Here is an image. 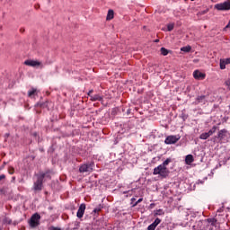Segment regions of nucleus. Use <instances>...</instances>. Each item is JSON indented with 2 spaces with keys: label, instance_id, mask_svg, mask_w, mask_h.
I'll use <instances>...</instances> for the list:
<instances>
[{
  "label": "nucleus",
  "instance_id": "obj_1",
  "mask_svg": "<svg viewBox=\"0 0 230 230\" xmlns=\"http://www.w3.org/2000/svg\"><path fill=\"white\" fill-rule=\"evenodd\" d=\"M218 220L215 217H209L204 220H199L193 226L194 230H213L217 229Z\"/></svg>",
  "mask_w": 230,
  "mask_h": 230
},
{
  "label": "nucleus",
  "instance_id": "obj_2",
  "mask_svg": "<svg viewBox=\"0 0 230 230\" xmlns=\"http://www.w3.org/2000/svg\"><path fill=\"white\" fill-rule=\"evenodd\" d=\"M37 180L33 183V191L37 193V191H42V189L44 188V182L46 177L47 179H51V170L48 169L45 171V172H40L39 174H36Z\"/></svg>",
  "mask_w": 230,
  "mask_h": 230
},
{
  "label": "nucleus",
  "instance_id": "obj_3",
  "mask_svg": "<svg viewBox=\"0 0 230 230\" xmlns=\"http://www.w3.org/2000/svg\"><path fill=\"white\" fill-rule=\"evenodd\" d=\"M168 173H170V171H168V168L161 164L155 167L153 172V175H160L162 179H166Z\"/></svg>",
  "mask_w": 230,
  "mask_h": 230
},
{
  "label": "nucleus",
  "instance_id": "obj_4",
  "mask_svg": "<svg viewBox=\"0 0 230 230\" xmlns=\"http://www.w3.org/2000/svg\"><path fill=\"white\" fill-rule=\"evenodd\" d=\"M29 226L32 229H35V227H39V226H40V214L34 213L29 219Z\"/></svg>",
  "mask_w": 230,
  "mask_h": 230
},
{
  "label": "nucleus",
  "instance_id": "obj_5",
  "mask_svg": "<svg viewBox=\"0 0 230 230\" xmlns=\"http://www.w3.org/2000/svg\"><path fill=\"white\" fill-rule=\"evenodd\" d=\"M43 109L49 111V101H45L44 102H39L34 105V111H36V114H42Z\"/></svg>",
  "mask_w": 230,
  "mask_h": 230
},
{
  "label": "nucleus",
  "instance_id": "obj_6",
  "mask_svg": "<svg viewBox=\"0 0 230 230\" xmlns=\"http://www.w3.org/2000/svg\"><path fill=\"white\" fill-rule=\"evenodd\" d=\"M228 134H229V131H227V129L226 128L220 129L217 132V135L215 137V139H218V143H224Z\"/></svg>",
  "mask_w": 230,
  "mask_h": 230
},
{
  "label": "nucleus",
  "instance_id": "obj_7",
  "mask_svg": "<svg viewBox=\"0 0 230 230\" xmlns=\"http://www.w3.org/2000/svg\"><path fill=\"white\" fill-rule=\"evenodd\" d=\"M216 10H218L219 12H226L230 10V0L225 1L221 4H217L215 5Z\"/></svg>",
  "mask_w": 230,
  "mask_h": 230
},
{
  "label": "nucleus",
  "instance_id": "obj_8",
  "mask_svg": "<svg viewBox=\"0 0 230 230\" xmlns=\"http://www.w3.org/2000/svg\"><path fill=\"white\" fill-rule=\"evenodd\" d=\"M94 166V162H90L88 164H83L79 167L80 173H85V172H93V167Z\"/></svg>",
  "mask_w": 230,
  "mask_h": 230
},
{
  "label": "nucleus",
  "instance_id": "obj_9",
  "mask_svg": "<svg viewBox=\"0 0 230 230\" xmlns=\"http://www.w3.org/2000/svg\"><path fill=\"white\" fill-rule=\"evenodd\" d=\"M179 139H181L180 137L171 135L165 138L164 143L165 145H175Z\"/></svg>",
  "mask_w": 230,
  "mask_h": 230
},
{
  "label": "nucleus",
  "instance_id": "obj_10",
  "mask_svg": "<svg viewBox=\"0 0 230 230\" xmlns=\"http://www.w3.org/2000/svg\"><path fill=\"white\" fill-rule=\"evenodd\" d=\"M193 76L195 80H204L206 78V73H202L199 70H195L193 72Z\"/></svg>",
  "mask_w": 230,
  "mask_h": 230
},
{
  "label": "nucleus",
  "instance_id": "obj_11",
  "mask_svg": "<svg viewBox=\"0 0 230 230\" xmlns=\"http://www.w3.org/2000/svg\"><path fill=\"white\" fill-rule=\"evenodd\" d=\"M84 213H85V203H82L79 206V208L77 210V214H76L77 218H84Z\"/></svg>",
  "mask_w": 230,
  "mask_h": 230
},
{
  "label": "nucleus",
  "instance_id": "obj_12",
  "mask_svg": "<svg viewBox=\"0 0 230 230\" xmlns=\"http://www.w3.org/2000/svg\"><path fill=\"white\" fill-rule=\"evenodd\" d=\"M24 65L25 66H29L31 67H35L37 66H40V61L31 60V59H27V60L24 61Z\"/></svg>",
  "mask_w": 230,
  "mask_h": 230
},
{
  "label": "nucleus",
  "instance_id": "obj_13",
  "mask_svg": "<svg viewBox=\"0 0 230 230\" xmlns=\"http://www.w3.org/2000/svg\"><path fill=\"white\" fill-rule=\"evenodd\" d=\"M161 224V219L160 218H155V221L148 226L147 230H155V227Z\"/></svg>",
  "mask_w": 230,
  "mask_h": 230
},
{
  "label": "nucleus",
  "instance_id": "obj_14",
  "mask_svg": "<svg viewBox=\"0 0 230 230\" xmlns=\"http://www.w3.org/2000/svg\"><path fill=\"white\" fill-rule=\"evenodd\" d=\"M91 102H103V96L100 93L91 96Z\"/></svg>",
  "mask_w": 230,
  "mask_h": 230
},
{
  "label": "nucleus",
  "instance_id": "obj_15",
  "mask_svg": "<svg viewBox=\"0 0 230 230\" xmlns=\"http://www.w3.org/2000/svg\"><path fill=\"white\" fill-rule=\"evenodd\" d=\"M39 91L36 88H31V91L28 92V97L29 98H35V96H38Z\"/></svg>",
  "mask_w": 230,
  "mask_h": 230
},
{
  "label": "nucleus",
  "instance_id": "obj_16",
  "mask_svg": "<svg viewBox=\"0 0 230 230\" xmlns=\"http://www.w3.org/2000/svg\"><path fill=\"white\" fill-rule=\"evenodd\" d=\"M112 19H114V10L110 9L106 16V21H112Z\"/></svg>",
  "mask_w": 230,
  "mask_h": 230
},
{
  "label": "nucleus",
  "instance_id": "obj_17",
  "mask_svg": "<svg viewBox=\"0 0 230 230\" xmlns=\"http://www.w3.org/2000/svg\"><path fill=\"white\" fill-rule=\"evenodd\" d=\"M193 161H195V159L193 158V155H186V157H185L186 164H191V163H193Z\"/></svg>",
  "mask_w": 230,
  "mask_h": 230
},
{
  "label": "nucleus",
  "instance_id": "obj_18",
  "mask_svg": "<svg viewBox=\"0 0 230 230\" xmlns=\"http://www.w3.org/2000/svg\"><path fill=\"white\" fill-rule=\"evenodd\" d=\"M8 195V187H2L0 189V197H6Z\"/></svg>",
  "mask_w": 230,
  "mask_h": 230
},
{
  "label": "nucleus",
  "instance_id": "obj_19",
  "mask_svg": "<svg viewBox=\"0 0 230 230\" xmlns=\"http://www.w3.org/2000/svg\"><path fill=\"white\" fill-rule=\"evenodd\" d=\"M204 100H206V95L198 96L195 102L196 105H199V103H202Z\"/></svg>",
  "mask_w": 230,
  "mask_h": 230
},
{
  "label": "nucleus",
  "instance_id": "obj_20",
  "mask_svg": "<svg viewBox=\"0 0 230 230\" xmlns=\"http://www.w3.org/2000/svg\"><path fill=\"white\" fill-rule=\"evenodd\" d=\"M102 209H103V205L100 204L97 208L93 209V213L100 215V213H102Z\"/></svg>",
  "mask_w": 230,
  "mask_h": 230
},
{
  "label": "nucleus",
  "instance_id": "obj_21",
  "mask_svg": "<svg viewBox=\"0 0 230 230\" xmlns=\"http://www.w3.org/2000/svg\"><path fill=\"white\" fill-rule=\"evenodd\" d=\"M161 55H163L164 57H166V55H168L170 53V50H168V49L162 47L161 49Z\"/></svg>",
  "mask_w": 230,
  "mask_h": 230
},
{
  "label": "nucleus",
  "instance_id": "obj_22",
  "mask_svg": "<svg viewBox=\"0 0 230 230\" xmlns=\"http://www.w3.org/2000/svg\"><path fill=\"white\" fill-rule=\"evenodd\" d=\"M161 215H164V211L163 209H157L154 211V217H159Z\"/></svg>",
  "mask_w": 230,
  "mask_h": 230
},
{
  "label": "nucleus",
  "instance_id": "obj_23",
  "mask_svg": "<svg viewBox=\"0 0 230 230\" xmlns=\"http://www.w3.org/2000/svg\"><path fill=\"white\" fill-rule=\"evenodd\" d=\"M181 51H183L184 53H190V51H191V46L188 45V46L182 47L181 49Z\"/></svg>",
  "mask_w": 230,
  "mask_h": 230
},
{
  "label": "nucleus",
  "instance_id": "obj_24",
  "mask_svg": "<svg viewBox=\"0 0 230 230\" xmlns=\"http://www.w3.org/2000/svg\"><path fill=\"white\" fill-rule=\"evenodd\" d=\"M3 224H7V226H12V219L5 217L3 219Z\"/></svg>",
  "mask_w": 230,
  "mask_h": 230
},
{
  "label": "nucleus",
  "instance_id": "obj_25",
  "mask_svg": "<svg viewBox=\"0 0 230 230\" xmlns=\"http://www.w3.org/2000/svg\"><path fill=\"white\" fill-rule=\"evenodd\" d=\"M209 137V135L208 134V132H205V133H202L200 136H199V139H208Z\"/></svg>",
  "mask_w": 230,
  "mask_h": 230
},
{
  "label": "nucleus",
  "instance_id": "obj_26",
  "mask_svg": "<svg viewBox=\"0 0 230 230\" xmlns=\"http://www.w3.org/2000/svg\"><path fill=\"white\" fill-rule=\"evenodd\" d=\"M8 173L10 175H13V173H15V168H13V166H9L8 167Z\"/></svg>",
  "mask_w": 230,
  "mask_h": 230
},
{
  "label": "nucleus",
  "instance_id": "obj_27",
  "mask_svg": "<svg viewBox=\"0 0 230 230\" xmlns=\"http://www.w3.org/2000/svg\"><path fill=\"white\" fill-rule=\"evenodd\" d=\"M226 60L225 59H220V69H226Z\"/></svg>",
  "mask_w": 230,
  "mask_h": 230
},
{
  "label": "nucleus",
  "instance_id": "obj_28",
  "mask_svg": "<svg viewBox=\"0 0 230 230\" xmlns=\"http://www.w3.org/2000/svg\"><path fill=\"white\" fill-rule=\"evenodd\" d=\"M170 163H172V159L167 158L165 161H164L162 166L166 167L168 164H170Z\"/></svg>",
  "mask_w": 230,
  "mask_h": 230
},
{
  "label": "nucleus",
  "instance_id": "obj_29",
  "mask_svg": "<svg viewBox=\"0 0 230 230\" xmlns=\"http://www.w3.org/2000/svg\"><path fill=\"white\" fill-rule=\"evenodd\" d=\"M208 12H209V8H207L206 10H203V11H199L198 13V15H205V13H208Z\"/></svg>",
  "mask_w": 230,
  "mask_h": 230
},
{
  "label": "nucleus",
  "instance_id": "obj_30",
  "mask_svg": "<svg viewBox=\"0 0 230 230\" xmlns=\"http://www.w3.org/2000/svg\"><path fill=\"white\" fill-rule=\"evenodd\" d=\"M48 230H62V228L51 226L48 228Z\"/></svg>",
  "mask_w": 230,
  "mask_h": 230
},
{
  "label": "nucleus",
  "instance_id": "obj_31",
  "mask_svg": "<svg viewBox=\"0 0 230 230\" xmlns=\"http://www.w3.org/2000/svg\"><path fill=\"white\" fill-rule=\"evenodd\" d=\"M140 202H143V198H140L137 202L133 204V208H136Z\"/></svg>",
  "mask_w": 230,
  "mask_h": 230
},
{
  "label": "nucleus",
  "instance_id": "obj_32",
  "mask_svg": "<svg viewBox=\"0 0 230 230\" xmlns=\"http://www.w3.org/2000/svg\"><path fill=\"white\" fill-rule=\"evenodd\" d=\"M173 28H174L173 23L169 24V25L167 26V30H168V31H172L173 30Z\"/></svg>",
  "mask_w": 230,
  "mask_h": 230
},
{
  "label": "nucleus",
  "instance_id": "obj_33",
  "mask_svg": "<svg viewBox=\"0 0 230 230\" xmlns=\"http://www.w3.org/2000/svg\"><path fill=\"white\" fill-rule=\"evenodd\" d=\"M116 114H118V109L113 108L112 111H111V115L116 116Z\"/></svg>",
  "mask_w": 230,
  "mask_h": 230
},
{
  "label": "nucleus",
  "instance_id": "obj_34",
  "mask_svg": "<svg viewBox=\"0 0 230 230\" xmlns=\"http://www.w3.org/2000/svg\"><path fill=\"white\" fill-rule=\"evenodd\" d=\"M225 85L230 89V78L225 82Z\"/></svg>",
  "mask_w": 230,
  "mask_h": 230
},
{
  "label": "nucleus",
  "instance_id": "obj_35",
  "mask_svg": "<svg viewBox=\"0 0 230 230\" xmlns=\"http://www.w3.org/2000/svg\"><path fill=\"white\" fill-rule=\"evenodd\" d=\"M217 129H218V127L213 126L210 130L215 134V132H217Z\"/></svg>",
  "mask_w": 230,
  "mask_h": 230
},
{
  "label": "nucleus",
  "instance_id": "obj_36",
  "mask_svg": "<svg viewBox=\"0 0 230 230\" xmlns=\"http://www.w3.org/2000/svg\"><path fill=\"white\" fill-rule=\"evenodd\" d=\"M4 179H6V175L1 174L0 175V181H4Z\"/></svg>",
  "mask_w": 230,
  "mask_h": 230
},
{
  "label": "nucleus",
  "instance_id": "obj_37",
  "mask_svg": "<svg viewBox=\"0 0 230 230\" xmlns=\"http://www.w3.org/2000/svg\"><path fill=\"white\" fill-rule=\"evenodd\" d=\"M207 133L208 134V137L215 134V133H213V131L211 129H209L208 132H207Z\"/></svg>",
  "mask_w": 230,
  "mask_h": 230
},
{
  "label": "nucleus",
  "instance_id": "obj_38",
  "mask_svg": "<svg viewBox=\"0 0 230 230\" xmlns=\"http://www.w3.org/2000/svg\"><path fill=\"white\" fill-rule=\"evenodd\" d=\"M134 202H136V199L135 198H132L131 199V206H132V208H134Z\"/></svg>",
  "mask_w": 230,
  "mask_h": 230
},
{
  "label": "nucleus",
  "instance_id": "obj_39",
  "mask_svg": "<svg viewBox=\"0 0 230 230\" xmlns=\"http://www.w3.org/2000/svg\"><path fill=\"white\" fill-rule=\"evenodd\" d=\"M93 93H94V91L93 90H90L88 92L87 95L90 96V98H91V96H93V95H91V94H93Z\"/></svg>",
  "mask_w": 230,
  "mask_h": 230
},
{
  "label": "nucleus",
  "instance_id": "obj_40",
  "mask_svg": "<svg viewBox=\"0 0 230 230\" xmlns=\"http://www.w3.org/2000/svg\"><path fill=\"white\" fill-rule=\"evenodd\" d=\"M225 64H230V58H226V59H225Z\"/></svg>",
  "mask_w": 230,
  "mask_h": 230
},
{
  "label": "nucleus",
  "instance_id": "obj_41",
  "mask_svg": "<svg viewBox=\"0 0 230 230\" xmlns=\"http://www.w3.org/2000/svg\"><path fill=\"white\" fill-rule=\"evenodd\" d=\"M6 162H4L3 164L1 165L3 167V169L4 170V166H6Z\"/></svg>",
  "mask_w": 230,
  "mask_h": 230
},
{
  "label": "nucleus",
  "instance_id": "obj_42",
  "mask_svg": "<svg viewBox=\"0 0 230 230\" xmlns=\"http://www.w3.org/2000/svg\"><path fill=\"white\" fill-rule=\"evenodd\" d=\"M21 33H24V29H20Z\"/></svg>",
  "mask_w": 230,
  "mask_h": 230
},
{
  "label": "nucleus",
  "instance_id": "obj_43",
  "mask_svg": "<svg viewBox=\"0 0 230 230\" xmlns=\"http://www.w3.org/2000/svg\"><path fill=\"white\" fill-rule=\"evenodd\" d=\"M143 30H146V25H144V26H143Z\"/></svg>",
  "mask_w": 230,
  "mask_h": 230
},
{
  "label": "nucleus",
  "instance_id": "obj_44",
  "mask_svg": "<svg viewBox=\"0 0 230 230\" xmlns=\"http://www.w3.org/2000/svg\"><path fill=\"white\" fill-rule=\"evenodd\" d=\"M155 42H159V39L155 40Z\"/></svg>",
  "mask_w": 230,
  "mask_h": 230
},
{
  "label": "nucleus",
  "instance_id": "obj_45",
  "mask_svg": "<svg viewBox=\"0 0 230 230\" xmlns=\"http://www.w3.org/2000/svg\"><path fill=\"white\" fill-rule=\"evenodd\" d=\"M150 206H151V208H152V207L155 206V204L152 203Z\"/></svg>",
  "mask_w": 230,
  "mask_h": 230
},
{
  "label": "nucleus",
  "instance_id": "obj_46",
  "mask_svg": "<svg viewBox=\"0 0 230 230\" xmlns=\"http://www.w3.org/2000/svg\"><path fill=\"white\" fill-rule=\"evenodd\" d=\"M1 170H4L2 166H0V172H1Z\"/></svg>",
  "mask_w": 230,
  "mask_h": 230
},
{
  "label": "nucleus",
  "instance_id": "obj_47",
  "mask_svg": "<svg viewBox=\"0 0 230 230\" xmlns=\"http://www.w3.org/2000/svg\"><path fill=\"white\" fill-rule=\"evenodd\" d=\"M13 180L15 181V177H13Z\"/></svg>",
  "mask_w": 230,
  "mask_h": 230
},
{
  "label": "nucleus",
  "instance_id": "obj_48",
  "mask_svg": "<svg viewBox=\"0 0 230 230\" xmlns=\"http://www.w3.org/2000/svg\"><path fill=\"white\" fill-rule=\"evenodd\" d=\"M32 159H35V156H33Z\"/></svg>",
  "mask_w": 230,
  "mask_h": 230
},
{
  "label": "nucleus",
  "instance_id": "obj_49",
  "mask_svg": "<svg viewBox=\"0 0 230 230\" xmlns=\"http://www.w3.org/2000/svg\"><path fill=\"white\" fill-rule=\"evenodd\" d=\"M190 1H195V0H190Z\"/></svg>",
  "mask_w": 230,
  "mask_h": 230
}]
</instances>
